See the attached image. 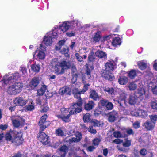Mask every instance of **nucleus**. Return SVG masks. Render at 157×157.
Wrapping results in <instances>:
<instances>
[{"label": "nucleus", "instance_id": "obj_29", "mask_svg": "<svg viewBox=\"0 0 157 157\" xmlns=\"http://www.w3.org/2000/svg\"><path fill=\"white\" fill-rule=\"evenodd\" d=\"M90 97L94 100H97L99 98V97L95 90H92L90 92Z\"/></svg>", "mask_w": 157, "mask_h": 157}, {"label": "nucleus", "instance_id": "obj_22", "mask_svg": "<svg viewBox=\"0 0 157 157\" xmlns=\"http://www.w3.org/2000/svg\"><path fill=\"white\" fill-rule=\"evenodd\" d=\"M39 83V78L35 77L32 78L29 83V86L32 89H34L37 86Z\"/></svg>", "mask_w": 157, "mask_h": 157}, {"label": "nucleus", "instance_id": "obj_51", "mask_svg": "<svg viewBox=\"0 0 157 157\" xmlns=\"http://www.w3.org/2000/svg\"><path fill=\"white\" fill-rule=\"evenodd\" d=\"M75 56L79 62L83 61V57L81 56L78 53H76L75 54Z\"/></svg>", "mask_w": 157, "mask_h": 157}, {"label": "nucleus", "instance_id": "obj_62", "mask_svg": "<svg viewBox=\"0 0 157 157\" xmlns=\"http://www.w3.org/2000/svg\"><path fill=\"white\" fill-rule=\"evenodd\" d=\"M126 132L127 134L129 135L133 134L134 133L133 130L132 129L130 128L127 129L126 130Z\"/></svg>", "mask_w": 157, "mask_h": 157}, {"label": "nucleus", "instance_id": "obj_44", "mask_svg": "<svg viewBox=\"0 0 157 157\" xmlns=\"http://www.w3.org/2000/svg\"><path fill=\"white\" fill-rule=\"evenodd\" d=\"M94 53L92 51H91L89 55L88 58V60L90 61H93L94 60Z\"/></svg>", "mask_w": 157, "mask_h": 157}, {"label": "nucleus", "instance_id": "obj_14", "mask_svg": "<svg viewBox=\"0 0 157 157\" xmlns=\"http://www.w3.org/2000/svg\"><path fill=\"white\" fill-rule=\"evenodd\" d=\"M126 94L124 90H121L120 93L119 98L118 99H114V101H117L121 106H122L123 104H126Z\"/></svg>", "mask_w": 157, "mask_h": 157}, {"label": "nucleus", "instance_id": "obj_24", "mask_svg": "<svg viewBox=\"0 0 157 157\" xmlns=\"http://www.w3.org/2000/svg\"><path fill=\"white\" fill-rule=\"evenodd\" d=\"M70 21L71 23V29H73L74 28L78 29L81 26L80 22L78 20H75Z\"/></svg>", "mask_w": 157, "mask_h": 157}, {"label": "nucleus", "instance_id": "obj_45", "mask_svg": "<svg viewBox=\"0 0 157 157\" xmlns=\"http://www.w3.org/2000/svg\"><path fill=\"white\" fill-rule=\"evenodd\" d=\"M91 123L94 126H99L100 125L99 121L95 119L92 120Z\"/></svg>", "mask_w": 157, "mask_h": 157}, {"label": "nucleus", "instance_id": "obj_8", "mask_svg": "<svg viewBox=\"0 0 157 157\" xmlns=\"http://www.w3.org/2000/svg\"><path fill=\"white\" fill-rule=\"evenodd\" d=\"M146 84L149 90L152 91L154 94H157V75L152 80L147 81Z\"/></svg>", "mask_w": 157, "mask_h": 157}, {"label": "nucleus", "instance_id": "obj_1", "mask_svg": "<svg viewBox=\"0 0 157 157\" xmlns=\"http://www.w3.org/2000/svg\"><path fill=\"white\" fill-rule=\"evenodd\" d=\"M20 77V75L17 72L10 75H6L3 77L1 81L2 85L13 83L8 88L7 90L8 94L16 95L21 92L23 87V84L21 82H17Z\"/></svg>", "mask_w": 157, "mask_h": 157}, {"label": "nucleus", "instance_id": "obj_33", "mask_svg": "<svg viewBox=\"0 0 157 157\" xmlns=\"http://www.w3.org/2000/svg\"><path fill=\"white\" fill-rule=\"evenodd\" d=\"M31 68L32 71H33L37 73L39 71L40 68V65L39 64L35 63L31 65Z\"/></svg>", "mask_w": 157, "mask_h": 157}, {"label": "nucleus", "instance_id": "obj_39", "mask_svg": "<svg viewBox=\"0 0 157 157\" xmlns=\"http://www.w3.org/2000/svg\"><path fill=\"white\" fill-rule=\"evenodd\" d=\"M103 90L108 94L112 95L114 93V89L112 88H109L106 87H103Z\"/></svg>", "mask_w": 157, "mask_h": 157}, {"label": "nucleus", "instance_id": "obj_3", "mask_svg": "<svg viewBox=\"0 0 157 157\" xmlns=\"http://www.w3.org/2000/svg\"><path fill=\"white\" fill-rule=\"evenodd\" d=\"M82 103L81 101L79 102H77L76 103H74L71 106L69 114L67 116L65 115V114L67 113L69 111V109L65 108H62L61 109V114L58 115V117L61 118L63 121L65 122L69 121V118L71 115H73L75 112L76 113L80 112L82 110L81 107Z\"/></svg>", "mask_w": 157, "mask_h": 157}, {"label": "nucleus", "instance_id": "obj_7", "mask_svg": "<svg viewBox=\"0 0 157 157\" xmlns=\"http://www.w3.org/2000/svg\"><path fill=\"white\" fill-rule=\"evenodd\" d=\"M70 29H71L70 22V21H65L60 24L59 26H55L53 29L56 30V33H58V35L62 33L61 32L59 33V31L64 33Z\"/></svg>", "mask_w": 157, "mask_h": 157}, {"label": "nucleus", "instance_id": "obj_36", "mask_svg": "<svg viewBox=\"0 0 157 157\" xmlns=\"http://www.w3.org/2000/svg\"><path fill=\"white\" fill-rule=\"evenodd\" d=\"M47 90V87L45 85H42L41 88L37 91L38 95H43Z\"/></svg>", "mask_w": 157, "mask_h": 157}, {"label": "nucleus", "instance_id": "obj_12", "mask_svg": "<svg viewBox=\"0 0 157 157\" xmlns=\"http://www.w3.org/2000/svg\"><path fill=\"white\" fill-rule=\"evenodd\" d=\"M38 138L39 140L44 145L48 144L50 142L48 136L44 132H40Z\"/></svg>", "mask_w": 157, "mask_h": 157}, {"label": "nucleus", "instance_id": "obj_20", "mask_svg": "<svg viewBox=\"0 0 157 157\" xmlns=\"http://www.w3.org/2000/svg\"><path fill=\"white\" fill-rule=\"evenodd\" d=\"M137 64L138 68L141 70L145 69L147 67V61L145 60L138 61Z\"/></svg>", "mask_w": 157, "mask_h": 157}, {"label": "nucleus", "instance_id": "obj_27", "mask_svg": "<svg viewBox=\"0 0 157 157\" xmlns=\"http://www.w3.org/2000/svg\"><path fill=\"white\" fill-rule=\"evenodd\" d=\"M148 115V111L140 109H139V117L146 118Z\"/></svg>", "mask_w": 157, "mask_h": 157}, {"label": "nucleus", "instance_id": "obj_40", "mask_svg": "<svg viewBox=\"0 0 157 157\" xmlns=\"http://www.w3.org/2000/svg\"><path fill=\"white\" fill-rule=\"evenodd\" d=\"M150 105L152 109L157 110V100L152 101L150 103Z\"/></svg>", "mask_w": 157, "mask_h": 157}, {"label": "nucleus", "instance_id": "obj_53", "mask_svg": "<svg viewBox=\"0 0 157 157\" xmlns=\"http://www.w3.org/2000/svg\"><path fill=\"white\" fill-rule=\"evenodd\" d=\"M26 109L27 111H31L34 109V107L31 103V105H28L26 107Z\"/></svg>", "mask_w": 157, "mask_h": 157}, {"label": "nucleus", "instance_id": "obj_37", "mask_svg": "<svg viewBox=\"0 0 157 157\" xmlns=\"http://www.w3.org/2000/svg\"><path fill=\"white\" fill-rule=\"evenodd\" d=\"M14 131H13L12 132H10L8 133H6L5 135V137L6 139L7 140H11L12 141V135L13 136H14V134L13 133V132Z\"/></svg>", "mask_w": 157, "mask_h": 157}, {"label": "nucleus", "instance_id": "obj_49", "mask_svg": "<svg viewBox=\"0 0 157 157\" xmlns=\"http://www.w3.org/2000/svg\"><path fill=\"white\" fill-rule=\"evenodd\" d=\"M131 144V141L127 139L125 140V142L123 143V145L125 147H128Z\"/></svg>", "mask_w": 157, "mask_h": 157}, {"label": "nucleus", "instance_id": "obj_42", "mask_svg": "<svg viewBox=\"0 0 157 157\" xmlns=\"http://www.w3.org/2000/svg\"><path fill=\"white\" fill-rule=\"evenodd\" d=\"M83 120L85 122H88L90 120V115L89 113L85 114L83 117Z\"/></svg>", "mask_w": 157, "mask_h": 157}, {"label": "nucleus", "instance_id": "obj_61", "mask_svg": "<svg viewBox=\"0 0 157 157\" xmlns=\"http://www.w3.org/2000/svg\"><path fill=\"white\" fill-rule=\"evenodd\" d=\"M89 131L92 134H95L96 133V131L95 129H93L91 127H90L89 128Z\"/></svg>", "mask_w": 157, "mask_h": 157}, {"label": "nucleus", "instance_id": "obj_58", "mask_svg": "<svg viewBox=\"0 0 157 157\" xmlns=\"http://www.w3.org/2000/svg\"><path fill=\"white\" fill-rule=\"evenodd\" d=\"M100 102L102 106H106L107 103L108 102V101L106 100L102 99L100 100Z\"/></svg>", "mask_w": 157, "mask_h": 157}, {"label": "nucleus", "instance_id": "obj_9", "mask_svg": "<svg viewBox=\"0 0 157 157\" xmlns=\"http://www.w3.org/2000/svg\"><path fill=\"white\" fill-rule=\"evenodd\" d=\"M46 51V47L42 44H40L39 49L35 52V54L36 55L37 58L40 60H43L45 58Z\"/></svg>", "mask_w": 157, "mask_h": 157}, {"label": "nucleus", "instance_id": "obj_18", "mask_svg": "<svg viewBox=\"0 0 157 157\" xmlns=\"http://www.w3.org/2000/svg\"><path fill=\"white\" fill-rule=\"evenodd\" d=\"M115 63L113 61H109L105 65V71H112L115 68Z\"/></svg>", "mask_w": 157, "mask_h": 157}, {"label": "nucleus", "instance_id": "obj_11", "mask_svg": "<svg viewBox=\"0 0 157 157\" xmlns=\"http://www.w3.org/2000/svg\"><path fill=\"white\" fill-rule=\"evenodd\" d=\"M47 117V115L45 114L42 116L39 122V124L42 131H43L44 129L49 125L50 122L48 121H46Z\"/></svg>", "mask_w": 157, "mask_h": 157}, {"label": "nucleus", "instance_id": "obj_54", "mask_svg": "<svg viewBox=\"0 0 157 157\" xmlns=\"http://www.w3.org/2000/svg\"><path fill=\"white\" fill-rule=\"evenodd\" d=\"M150 118L151 121V122H153L155 123V122L157 120V115H153L150 117Z\"/></svg>", "mask_w": 157, "mask_h": 157}, {"label": "nucleus", "instance_id": "obj_55", "mask_svg": "<svg viewBox=\"0 0 157 157\" xmlns=\"http://www.w3.org/2000/svg\"><path fill=\"white\" fill-rule=\"evenodd\" d=\"M77 75L75 73V74H73V78L71 79L72 82L74 83L76 81L77 77Z\"/></svg>", "mask_w": 157, "mask_h": 157}, {"label": "nucleus", "instance_id": "obj_15", "mask_svg": "<svg viewBox=\"0 0 157 157\" xmlns=\"http://www.w3.org/2000/svg\"><path fill=\"white\" fill-rule=\"evenodd\" d=\"M27 102V99L22 97H18L14 100V103L17 106H23L25 105Z\"/></svg>", "mask_w": 157, "mask_h": 157}, {"label": "nucleus", "instance_id": "obj_25", "mask_svg": "<svg viewBox=\"0 0 157 157\" xmlns=\"http://www.w3.org/2000/svg\"><path fill=\"white\" fill-rule=\"evenodd\" d=\"M95 55L96 56L100 58H107V54L102 51H97L95 53Z\"/></svg>", "mask_w": 157, "mask_h": 157}, {"label": "nucleus", "instance_id": "obj_38", "mask_svg": "<svg viewBox=\"0 0 157 157\" xmlns=\"http://www.w3.org/2000/svg\"><path fill=\"white\" fill-rule=\"evenodd\" d=\"M68 147L65 145H63L60 148V151L61 153V155H65V156L66 152L67 151Z\"/></svg>", "mask_w": 157, "mask_h": 157}, {"label": "nucleus", "instance_id": "obj_48", "mask_svg": "<svg viewBox=\"0 0 157 157\" xmlns=\"http://www.w3.org/2000/svg\"><path fill=\"white\" fill-rule=\"evenodd\" d=\"M106 107L108 110H111L113 109V105L111 102H108L106 105Z\"/></svg>", "mask_w": 157, "mask_h": 157}, {"label": "nucleus", "instance_id": "obj_41", "mask_svg": "<svg viewBox=\"0 0 157 157\" xmlns=\"http://www.w3.org/2000/svg\"><path fill=\"white\" fill-rule=\"evenodd\" d=\"M140 109V108H139L131 111V115L132 116H135L136 117H139Z\"/></svg>", "mask_w": 157, "mask_h": 157}, {"label": "nucleus", "instance_id": "obj_2", "mask_svg": "<svg viewBox=\"0 0 157 157\" xmlns=\"http://www.w3.org/2000/svg\"><path fill=\"white\" fill-rule=\"evenodd\" d=\"M53 72L56 75H61L64 73L65 70L71 67L70 62L63 60L60 61L58 58L52 59L50 62Z\"/></svg>", "mask_w": 157, "mask_h": 157}, {"label": "nucleus", "instance_id": "obj_63", "mask_svg": "<svg viewBox=\"0 0 157 157\" xmlns=\"http://www.w3.org/2000/svg\"><path fill=\"white\" fill-rule=\"evenodd\" d=\"M94 145V146H90L87 148V150L90 151H92L96 148Z\"/></svg>", "mask_w": 157, "mask_h": 157}, {"label": "nucleus", "instance_id": "obj_32", "mask_svg": "<svg viewBox=\"0 0 157 157\" xmlns=\"http://www.w3.org/2000/svg\"><path fill=\"white\" fill-rule=\"evenodd\" d=\"M121 42V40L119 37H115L113 38L112 42V45L114 46L120 45Z\"/></svg>", "mask_w": 157, "mask_h": 157}, {"label": "nucleus", "instance_id": "obj_34", "mask_svg": "<svg viewBox=\"0 0 157 157\" xmlns=\"http://www.w3.org/2000/svg\"><path fill=\"white\" fill-rule=\"evenodd\" d=\"M101 38V32L100 31L97 32L95 34L93 38V41L94 43L98 42Z\"/></svg>", "mask_w": 157, "mask_h": 157}, {"label": "nucleus", "instance_id": "obj_56", "mask_svg": "<svg viewBox=\"0 0 157 157\" xmlns=\"http://www.w3.org/2000/svg\"><path fill=\"white\" fill-rule=\"evenodd\" d=\"M66 35L67 36L69 37L74 36H75V32L74 31L68 32L66 33Z\"/></svg>", "mask_w": 157, "mask_h": 157}, {"label": "nucleus", "instance_id": "obj_26", "mask_svg": "<svg viewBox=\"0 0 157 157\" xmlns=\"http://www.w3.org/2000/svg\"><path fill=\"white\" fill-rule=\"evenodd\" d=\"M59 93L61 95L64 94H70L71 90L68 87H64L60 88L59 91Z\"/></svg>", "mask_w": 157, "mask_h": 157}, {"label": "nucleus", "instance_id": "obj_52", "mask_svg": "<svg viewBox=\"0 0 157 157\" xmlns=\"http://www.w3.org/2000/svg\"><path fill=\"white\" fill-rule=\"evenodd\" d=\"M113 135L114 137L116 138H120L122 136L121 134L119 131L115 132L113 133Z\"/></svg>", "mask_w": 157, "mask_h": 157}, {"label": "nucleus", "instance_id": "obj_17", "mask_svg": "<svg viewBox=\"0 0 157 157\" xmlns=\"http://www.w3.org/2000/svg\"><path fill=\"white\" fill-rule=\"evenodd\" d=\"M75 135L76 137V138L72 137L68 140V142L70 144L78 142L81 140L82 135L80 132H77L75 133Z\"/></svg>", "mask_w": 157, "mask_h": 157}, {"label": "nucleus", "instance_id": "obj_19", "mask_svg": "<svg viewBox=\"0 0 157 157\" xmlns=\"http://www.w3.org/2000/svg\"><path fill=\"white\" fill-rule=\"evenodd\" d=\"M112 71H105L103 74L102 76L106 79L110 81H112L114 79L113 74L111 73Z\"/></svg>", "mask_w": 157, "mask_h": 157}, {"label": "nucleus", "instance_id": "obj_46", "mask_svg": "<svg viewBox=\"0 0 157 157\" xmlns=\"http://www.w3.org/2000/svg\"><path fill=\"white\" fill-rule=\"evenodd\" d=\"M101 141V140L99 138H95L93 141V143L94 145V146H97L99 142Z\"/></svg>", "mask_w": 157, "mask_h": 157}, {"label": "nucleus", "instance_id": "obj_43", "mask_svg": "<svg viewBox=\"0 0 157 157\" xmlns=\"http://www.w3.org/2000/svg\"><path fill=\"white\" fill-rule=\"evenodd\" d=\"M60 52L62 54H67L68 52V49L67 46H64L62 48H61Z\"/></svg>", "mask_w": 157, "mask_h": 157}, {"label": "nucleus", "instance_id": "obj_31", "mask_svg": "<svg viewBox=\"0 0 157 157\" xmlns=\"http://www.w3.org/2000/svg\"><path fill=\"white\" fill-rule=\"evenodd\" d=\"M128 78L125 76L120 77L118 79V82L121 85H124L128 82Z\"/></svg>", "mask_w": 157, "mask_h": 157}, {"label": "nucleus", "instance_id": "obj_5", "mask_svg": "<svg viewBox=\"0 0 157 157\" xmlns=\"http://www.w3.org/2000/svg\"><path fill=\"white\" fill-rule=\"evenodd\" d=\"M86 72L85 75L86 77L84 78V77L82 78L83 83L84 84L83 90L81 91L78 92L77 93L75 94V97L77 98V99H78V100L77 101V102H79L80 101H81L82 102V101L80 98V95L81 94H83L88 89V87L90 86L89 84L88 83L86 84V82L85 81L84 78H86V79H87L90 78L91 76L90 71L87 67H86Z\"/></svg>", "mask_w": 157, "mask_h": 157}, {"label": "nucleus", "instance_id": "obj_21", "mask_svg": "<svg viewBox=\"0 0 157 157\" xmlns=\"http://www.w3.org/2000/svg\"><path fill=\"white\" fill-rule=\"evenodd\" d=\"M155 126V123L147 121L144 123L143 126L147 130H150L153 128Z\"/></svg>", "mask_w": 157, "mask_h": 157}, {"label": "nucleus", "instance_id": "obj_28", "mask_svg": "<svg viewBox=\"0 0 157 157\" xmlns=\"http://www.w3.org/2000/svg\"><path fill=\"white\" fill-rule=\"evenodd\" d=\"M138 70L132 69L128 72V76L131 79H133L136 75Z\"/></svg>", "mask_w": 157, "mask_h": 157}, {"label": "nucleus", "instance_id": "obj_16", "mask_svg": "<svg viewBox=\"0 0 157 157\" xmlns=\"http://www.w3.org/2000/svg\"><path fill=\"white\" fill-rule=\"evenodd\" d=\"M107 117L108 121L110 122H113L118 117L117 112L115 110H113L108 114Z\"/></svg>", "mask_w": 157, "mask_h": 157}, {"label": "nucleus", "instance_id": "obj_64", "mask_svg": "<svg viewBox=\"0 0 157 157\" xmlns=\"http://www.w3.org/2000/svg\"><path fill=\"white\" fill-rule=\"evenodd\" d=\"M153 67L154 69L157 71V60H155L153 64Z\"/></svg>", "mask_w": 157, "mask_h": 157}, {"label": "nucleus", "instance_id": "obj_57", "mask_svg": "<svg viewBox=\"0 0 157 157\" xmlns=\"http://www.w3.org/2000/svg\"><path fill=\"white\" fill-rule=\"evenodd\" d=\"M140 123L138 121H136L134 123L133 125L134 128L137 129L140 127Z\"/></svg>", "mask_w": 157, "mask_h": 157}, {"label": "nucleus", "instance_id": "obj_23", "mask_svg": "<svg viewBox=\"0 0 157 157\" xmlns=\"http://www.w3.org/2000/svg\"><path fill=\"white\" fill-rule=\"evenodd\" d=\"M128 87L130 91H133L137 88L138 90L139 89H141V88L143 89L144 90V89L141 86L140 87V86L137 85L134 82H130L128 85ZM138 90H137V91Z\"/></svg>", "mask_w": 157, "mask_h": 157}, {"label": "nucleus", "instance_id": "obj_60", "mask_svg": "<svg viewBox=\"0 0 157 157\" xmlns=\"http://www.w3.org/2000/svg\"><path fill=\"white\" fill-rule=\"evenodd\" d=\"M144 75L149 76L150 77L152 76L153 75L152 73L150 72L149 70L147 71L144 73Z\"/></svg>", "mask_w": 157, "mask_h": 157}, {"label": "nucleus", "instance_id": "obj_47", "mask_svg": "<svg viewBox=\"0 0 157 157\" xmlns=\"http://www.w3.org/2000/svg\"><path fill=\"white\" fill-rule=\"evenodd\" d=\"M20 71L23 75H26L27 74V69L24 67L21 66L20 67Z\"/></svg>", "mask_w": 157, "mask_h": 157}, {"label": "nucleus", "instance_id": "obj_10", "mask_svg": "<svg viewBox=\"0 0 157 157\" xmlns=\"http://www.w3.org/2000/svg\"><path fill=\"white\" fill-rule=\"evenodd\" d=\"M13 133L14 134V139L12 140V143H15L17 145H19L21 144L23 141L22 132L21 131L19 132L14 131Z\"/></svg>", "mask_w": 157, "mask_h": 157}, {"label": "nucleus", "instance_id": "obj_30", "mask_svg": "<svg viewBox=\"0 0 157 157\" xmlns=\"http://www.w3.org/2000/svg\"><path fill=\"white\" fill-rule=\"evenodd\" d=\"M94 103L92 101H89V102L86 104L85 105V109L87 110H90L94 107Z\"/></svg>", "mask_w": 157, "mask_h": 157}, {"label": "nucleus", "instance_id": "obj_50", "mask_svg": "<svg viewBox=\"0 0 157 157\" xmlns=\"http://www.w3.org/2000/svg\"><path fill=\"white\" fill-rule=\"evenodd\" d=\"M56 134L59 136H62L64 135L63 131L60 128H59L56 130Z\"/></svg>", "mask_w": 157, "mask_h": 157}, {"label": "nucleus", "instance_id": "obj_6", "mask_svg": "<svg viewBox=\"0 0 157 157\" xmlns=\"http://www.w3.org/2000/svg\"><path fill=\"white\" fill-rule=\"evenodd\" d=\"M58 33L56 30L53 29L52 31L48 33L44 38L43 43L46 46H50L53 42V40L57 38Z\"/></svg>", "mask_w": 157, "mask_h": 157}, {"label": "nucleus", "instance_id": "obj_35", "mask_svg": "<svg viewBox=\"0 0 157 157\" xmlns=\"http://www.w3.org/2000/svg\"><path fill=\"white\" fill-rule=\"evenodd\" d=\"M66 41L65 40H63L59 41L58 43V46H56L55 49L56 50H59L62 47H64V44Z\"/></svg>", "mask_w": 157, "mask_h": 157}, {"label": "nucleus", "instance_id": "obj_13", "mask_svg": "<svg viewBox=\"0 0 157 157\" xmlns=\"http://www.w3.org/2000/svg\"><path fill=\"white\" fill-rule=\"evenodd\" d=\"M11 120L13 126L17 128L23 125L25 122V120L20 117H12Z\"/></svg>", "mask_w": 157, "mask_h": 157}, {"label": "nucleus", "instance_id": "obj_4", "mask_svg": "<svg viewBox=\"0 0 157 157\" xmlns=\"http://www.w3.org/2000/svg\"><path fill=\"white\" fill-rule=\"evenodd\" d=\"M145 90L143 89H139L138 91L135 92V94L130 95L128 100V102L131 105H134L144 98V95L145 94Z\"/></svg>", "mask_w": 157, "mask_h": 157}, {"label": "nucleus", "instance_id": "obj_59", "mask_svg": "<svg viewBox=\"0 0 157 157\" xmlns=\"http://www.w3.org/2000/svg\"><path fill=\"white\" fill-rule=\"evenodd\" d=\"M146 150L144 148L141 149L140 151V154L142 155H145L147 153Z\"/></svg>", "mask_w": 157, "mask_h": 157}]
</instances>
